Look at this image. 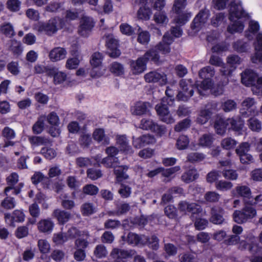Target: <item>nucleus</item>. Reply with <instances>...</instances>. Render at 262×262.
Listing matches in <instances>:
<instances>
[{"mask_svg": "<svg viewBox=\"0 0 262 262\" xmlns=\"http://www.w3.org/2000/svg\"><path fill=\"white\" fill-rule=\"evenodd\" d=\"M213 84L212 79H203L199 84L194 83L193 80L190 79H182L179 82L182 91L178 93L177 97L180 100L187 101L195 93L198 95V97L202 99L206 95L204 91L211 89Z\"/></svg>", "mask_w": 262, "mask_h": 262, "instance_id": "nucleus-1", "label": "nucleus"}, {"mask_svg": "<svg viewBox=\"0 0 262 262\" xmlns=\"http://www.w3.org/2000/svg\"><path fill=\"white\" fill-rule=\"evenodd\" d=\"M64 26V19L59 16H55L46 22H38L34 26V29L39 33H44L47 35L51 36L55 34L58 30L63 28Z\"/></svg>", "mask_w": 262, "mask_h": 262, "instance_id": "nucleus-2", "label": "nucleus"}, {"mask_svg": "<svg viewBox=\"0 0 262 262\" xmlns=\"http://www.w3.org/2000/svg\"><path fill=\"white\" fill-rule=\"evenodd\" d=\"M68 233L72 238H76L74 242V248L86 250L89 245L88 239L90 237L89 231H80L76 227L69 229Z\"/></svg>", "mask_w": 262, "mask_h": 262, "instance_id": "nucleus-3", "label": "nucleus"}, {"mask_svg": "<svg viewBox=\"0 0 262 262\" xmlns=\"http://www.w3.org/2000/svg\"><path fill=\"white\" fill-rule=\"evenodd\" d=\"M256 215V209L251 204H246L241 210H235L233 213V221L237 224L246 223Z\"/></svg>", "mask_w": 262, "mask_h": 262, "instance_id": "nucleus-4", "label": "nucleus"}, {"mask_svg": "<svg viewBox=\"0 0 262 262\" xmlns=\"http://www.w3.org/2000/svg\"><path fill=\"white\" fill-rule=\"evenodd\" d=\"M228 19L230 21H233L234 19L248 18L249 15L245 11L242 6L241 1L236 0L230 1L228 5Z\"/></svg>", "mask_w": 262, "mask_h": 262, "instance_id": "nucleus-5", "label": "nucleus"}, {"mask_svg": "<svg viewBox=\"0 0 262 262\" xmlns=\"http://www.w3.org/2000/svg\"><path fill=\"white\" fill-rule=\"evenodd\" d=\"M140 127L144 130H150L158 137H162L166 132L164 125H158L152 120L147 118H143L141 120Z\"/></svg>", "mask_w": 262, "mask_h": 262, "instance_id": "nucleus-6", "label": "nucleus"}, {"mask_svg": "<svg viewBox=\"0 0 262 262\" xmlns=\"http://www.w3.org/2000/svg\"><path fill=\"white\" fill-rule=\"evenodd\" d=\"M217 107V104L215 102L207 103L204 108L200 109L196 118V123L204 125L211 119L214 111Z\"/></svg>", "mask_w": 262, "mask_h": 262, "instance_id": "nucleus-7", "label": "nucleus"}, {"mask_svg": "<svg viewBox=\"0 0 262 262\" xmlns=\"http://www.w3.org/2000/svg\"><path fill=\"white\" fill-rule=\"evenodd\" d=\"M104 58L103 53L96 52L91 56L90 62L92 67L90 75L93 78H99L103 75V72L100 70Z\"/></svg>", "mask_w": 262, "mask_h": 262, "instance_id": "nucleus-8", "label": "nucleus"}, {"mask_svg": "<svg viewBox=\"0 0 262 262\" xmlns=\"http://www.w3.org/2000/svg\"><path fill=\"white\" fill-rule=\"evenodd\" d=\"M167 100L162 99L161 102L156 105L155 109L161 121L167 124H171L174 122V119L169 113Z\"/></svg>", "mask_w": 262, "mask_h": 262, "instance_id": "nucleus-9", "label": "nucleus"}, {"mask_svg": "<svg viewBox=\"0 0 262 262\" xmlns=\"http://www.w3.org/2000/svg\"><path fill=\"white\" fill-rule=\"evenodd\" d=\"M209 16L210 12L209 10H201L191 23V29L196 32L200 31L207 22Z\"/></svg>", "mask_w": 262, "mask_h": 262, "instance_id": "nucleus-10", "label": "nucleus"}, {"mask_svg": "<svg viewBox=\"0 0 262 262\" xmlns=\"http://www.w3.org/2000/svg\"><path fill=\"white\" fill-rule=\"evenodd\" d=\"M105 46L107 49V53L110 57L116 58L121 55V53L119 49V41L112 35L106 36Z\"/></svg>", "mask_w": 262, "mask_h": 262, "instance_id": "nucleus-11", "label": "nucleus"}, {"mask_svg": "<svg viewBox=\"0 0 262 262\" xmlns=\"http://www.w3.org/2000/svg\"><path fill=\"white\" fill-rule=\"evenodd\" d=\"M144 79L148 83H157L160 85H164L167 83V76L164 73H159L153 71L146 73Z\"/></svg>", "mask_w": 262, "mask_h": 262, "instance_id": "nucleus-12", "label": "nucleus"}, {"mask_svg": "<svg viewBox=\"0 0 262 262\" xmlns=\"http://www.w3.org/2000/svg\"><path fill=\"white\" fill-rule=\"evenodd\" d=\"M227 61L229 67H224L221 70L223 75L231 76L232 72L236 69V66L241 64V58L237 55H231L227 57Z\"/></svg>", "mask_w": 262, "mask_h": 262, "instance_id": "nucleus-13", "label": "nucleus"}, {"mask_svg": "<svg viewBox=\"0 0 262 262\" xmlns=\"http://www.w3.org/2000/svg\"><path fill=\"white\" fill-rule=\"evenodd\" d=\"M254 104V99L252 98H247L243 101V108L240 110V113L243 117L246 118L255 115L256 111Z\"/></svg>", "mask_w": 262, "mask_h": 262, "instance_id": "nucleus-14", "label": "nucleus"}, {"mask_svg": "<svg viewBox=\"0 0 262 262\" xmlns=\"http://www.w3.org/2000/svg\"><path fill=\"white\" fill-rule=\"evenodd\" d=\"M156 140L155 137L150 134H145L138 138H133V145L136 148H141L146 145L153 144Z\"/></svg>", "mask_w": 262, "mask_h": 262, "instance_id": "nucleus-15", "label": "nucleus"}, {"mask_svg": "<svg viewBox=\"0 0 262 262\" xmlns=\"http://www.w3.org/2000/svg\"><path fill=\"white\" fill-rule=\"evenodd\" d=\"M4 217L7 224L10 226L15 227L16 222L22 223L24 221L25 215L23 211L15 210L12 214L8 213H5Z\"/></svg>", "mask_w": 262, "mask_h": 262, "instance_id": "nucleus-16", "label": "nucleus"}, {"mask_svg": "<svg viewBox=\"0 0 262 262\" xmlns=\"http://www.w3.org/2000/svg\"><path fill=\"white\" fill-rule=\"evenodd\" d=\"M224 213L225 211L222 207L219 206L212 207L210 210V222L215 225L222 224L225 221Z\"/></svg>", "mask_w": 262, "mask_h": 262, "instance_id": "nucleus-17", "label": "nucleus"}, {"mask_svg": "<svg viewBox=\"0 0 262 262\" xmlns=\"http://www.w3.org/2000/svg\"><path fill=\"white\" fill-rule=\"evenodd\" d=\"M257 74L251 69H246L241 74V82L246 86H254Z\"/></svg>", "mask_w": 262, "mask_h": 262, "instance_id": "nucleus-18", "label": "nucleus"}, {"mask_svg": "<svg viewBox=\"0 0 262 262\" xmlns=\"http://www.w3.org/2000/svg\"><path fill=\"white\" fill-rule=\"evenodd\" d=\"M129 66L133 73L135 75L144 72L147 69V63L142 56L138 57L137 60H131Z\"/></svg>", "mask_w": 262, "mask_h": 262, "instance_id": "nucleus-19", "label": "nucleus"}, {"mask_svg": "<svg viewBox=\"0 0 262 262\" xmlns=\"http://www.w3.org/2000/svg\"><path fill=\"white\" fill-rule=\"evenodd\" d=\"M256 44H254L255 53L251 57V61L256 63L257 61L262 62V33H259L256 37Z\"/></svg>", "mask_w": 262, "mask_h": 262, "instance_id": "nucleus-20", "label": "nucleus"}, {"mask_svg": "<svg viewBox=\"0 0 262 262\" xmlns=\"http://www.w3.org/2000/svg\"><path fill=\"white\" fill-rule=\"evenodd\" d=\"M95 23L93 18L89 16H83L80 20L79 33L84 35V32H91L94 27Z\"/></svg>", "mask_w": 262, "mask_h": 262, "instance_id": "nucleus-21", "label": "nucleus"}, {"mask_svg": "<svg viewBox=\"0 0 262 262\" xmlns=\"http://www.w3.org/2000/svg\"><path fill=\"white\" fill-rule=\"evenodd\" d=\"M244 121L239 116L228 118V130L239 133L242 131L244 126Z\"/></svg>", "mask_w": 262, "mask_h": 262, "instance_id": "nucleus-22", "label": "nucleus"}, {"mask_svg": "<svg viewBox=\"0 0 262 262\" xmlns=\"http://www.w3.org/2000/svg\"><path fill=\"white\" fill-rule=\"evenodd\" d=\"M228 118L217 117L214 121V127L217 135H224L227 129L228 130Z\"/></svg>", "mask_w": 262, "mask_h": 262, "instance_id": "nucleus-23", "label": "nucleus"}, {"mask_svg": "<svg viewBox=\"0 0 262 262\" xmlns=\"http://www.w3.org/2000/svg\"><path fill=\"white\" fill-rule=\"evenodd\" d=\"M116 143L119 146L120 150L124 154H132L134 151L128 144L127 139L125 135H119L116 137Z\"/></svg>", "mask_w": 262, "mask_h": 262, "instance_id": "nucleus-24", "label": "nucleus"}, {"mask_svg": "<svg viewBox=\"0 0 262 262\" xmlns=\"http://www.w3.org/2000/svg\"><path fill=\"white\" fill-rule=\"evenodd\" d=\"M143 235V234L139 235L135 233L129 232L126 237L125 235L122 236L121 239L123 241L126 242L128 245L142 246Z\"/></svg>", "mask_w": 262, "mask_h": 262, "instance_id": "nucleus-25", "label": "nucleus"}, {"mask_svg": "<svg viewBox=\"0 0 262 262\" xmlns=\"http://www.w3.org/2000/svg\"><path fill=\"white\" fill-rule=\"evenodd\" d=\"M142 56L147 63L150 62L151 64H158L159 63V53L155 48L147 50Z\"/></svg>", "mask_w": 262, "mask_h": 262, "instance_id": "nucleus-26", "label": "nucleus"}, {"mask_svg": "<svg viewBox=\"0 0 262 262\" xmlns=\"http://www.w3.org/2000/svg\"><path fill=\"white\" fill-rule=\"evenodd\" d=\"M52 216L57 219L58 224L60 225H64L71 217L70 212L59 209H55L52 213Z\"/></svg>", "mask_w": 262, "mask_h": 262, "instance_id": "nucleus-27", "label": "nucleus"}, {"mask_svg": "<svg viewBox=\"0 0 262 262\" xmlns=\"http://www.w3.org/2000/svg\"><path fill=\"white\" fill-rule=\"evenodd\" d=\"M54 224L50 218L42 219L37 223V228L39 231L43 233H50L54 228Z\"/></svg>", "mask_w": 262, "mask_h": 262, "instance_id": "nucleus-28", "label": "nucleus"}, {"mask_svg": "<svg viewBox=\"0 0 262 262\" xmlns=\"http://www.w3.org/2000/svg\"><path fill=\"white\" fill-rule=\"evenodd\" d=\"M142 246H147L153 250L157 251L159 248V239L155 235H152L151 237L143 235Z\"/></svg>", "mask_w": 262, "mask_h": 262, "instance_id": "nucleus-29", "label": "nucleus"}, {"mask_svg": "<svg viewBox=\"0 0 262 262\" xmlns=\"http://www.w3.org/2000/svg\"><path fill=\"white\" fill-rule=\"evenodd\" d=\"M67 54V51L64 48L56 47L50 51L49 57L51 61L55 62L65 58Z\"/></svg>", "mask_w": 262, "mask_h": 262, "instance_id": "nucleus-30", "label": "nucleus"}, {"mask_svg": "<svg viewBox=\"0 0 262 262\" xmlns=\"http://www.w3.org/2000/svg\"><path fill=\"white\" fill-rule=\"evenodd\" d=\"M128 168L126 165H121L114 168V174L116 177V181L118 183H121L128 179L129 176L126 173Z\"/></svg>", "mask_w": 262, "mask_h": 262, "instance_id": "nucleus-31", "label": "nucleus"}, {"mask_svg": "<svg viewBox=\"0 0 262 262\" xmlns=\"http://www.w3.org/2000/svg\"><path fill=\"white\" fill-rule=\"evenodd\" d=\"M150 103L147 102L138 101L136 102L135 106L131 109L133 115H142L145 114L148 111V107Z\"/></svg>", "mask_w": 262, "mask_h": 262, "instance_id": "nucleus-32", "label": "nucleus"}, {"mask_svg": "<svg viewBox=\"0 0 262 262\" xmlns=\"http://www.w3.org/2000/svg\"><path fill=\"white\" fill-rule=\"evenodd\" d=\"M249 47V42L243 39H238L232 43L233 49L239 54L247 53Z\"/></svg>", "mask_w": 262, "mask_h": 262, "instance_id": "nucleus-33", "label": "nucleus"}, {"mask_svg": "<svg viewBox=\"0 0 262 262\" xmlns=\"http://www.w3.org/2000/svg\"><path fill=\"white\" fill-rule=\"evenodd\" d=\"M176 14V16L174 18V21L177 25L180 26L185 25L192 16L191 12L188 11H182Z\"/></svg>", "mask_w": 262, "mask_h": 262, "instance_id": "nucleus-34", "label": "nucleus"}, {"mask_svg": "<svg viewBox=\"0 0 262 262\" xmlns=\"http://www.w3.org/2000/svg\"><path fill=\"white\" fill-rule=\"evenodd\" d=\"M93 138L98 143L103 142L104 144L109 143V139L105 134V130L102 128H96L93 132Z\"/></svg>", "mask_w": 262, "mask_h": 262, "instance_id": "nucleus-35", "label": "nucleus"}, {"mask_svg": "<svg viewBox=\"0 0 262 262\" xmlns=\"http://www.w3.org/2000/svg\"><path fill=\"white\" fill-rule=\"evenodd\" d=\"M199 177L197 171L194 168H191L184 172L181 176V180L185 183H190Z\"/></svg>", "mask_w": 262, "mask_h": 262, "instance_id": "nucleus-36", "label": "nucleus"}, {"mask_svg": "<svg viewBox=\"0 0 262 262\" xmlns=\"http://www.w3.org/2000/svg\"><path fill=\"white\" fill-rule=\"evenodd\" d=\"M233 23L228 26L227 30L228 32L231 34H234L235 33H242L244 29L245 25L244 22L234 19L232 21Z\"/></svg>", "mask_w": 262, "mask_h": 262, "instance_id": "nucleus-37", "label": "nucleus"}, {"mask_svg": "<svg viewBox=\"0 0 262 262\" xmlns=\"http://www.w3.org/2000/svg\"><path fill=\"white\" fill-rule=\"evenodd\" d=\"M53 75L49 77H53V83L55 85H58L62 83L67 78V75L63 72L58 71V69L55 67H52Z\"/></svg>", "mask_w": 262, "mask_h": 262, "instance_id": "nucleus-38", "label": "nucleus"}, {"mask_svg": "<svg viewBox=\"0 0 262 262\" xmlns=\"http://www.w3.org/2000/svg\"><path fill=\"white\" fill-rule=\"evenodd\" d=\"M130 209V206L128 203H121L116 204L115 210L113 212L110 213V214L113 215L120 216L126 214Z\"/></svg>", "mask_w": 262, "mask_h": 262, "instance_id": "nucleus-39", "label": "nucleus"}, {"mask_svg": "<svg viewBox=\"0 0 262 262\" xmlns=\"http://www.w3.org/2000/svg\"><path fill=\"white\" fill-rule=\"evenodd\" d=\"M0 32L9 38H12L15 35L14 28L10 23L3 24L0 26Z\"/></svg>", "mask_w": 262, "mask_h": 262, "instance_id": "nucleus-40", "label": "nucleus"}, {"mask_svg": "<svg viewBox=\"0 0 262 262\" xmlns=\"http://www.w3.org/2000/svg\"><path fill=\"white\" fill-rule=\"evenodd\" d=\"M215 74L214 69L210 66H207L201 69L199 72V76L202 79H212Z\"/></svg>", "mask_w": 262, "mask_h": 262, "instance_id": "nucleus-41", "label": "nucleus"}, {"mask_svg": "<svg viewBox=\"0 0 262 262\" xmlns=\"http://www.w3.org/2000/svg\"><path fill=\"white\" fill-rule=\"evenodd\" d=\"M29 141L32 145H47L51 142L48 138L42 136H31L29 138Z\"/></svg>", "mask_w": 262, "mask_h": 262, "instance_id": "nucleus-42", "label": "nucleus"}, {"mask_svg": "<svg viewBox=\"0 0 262 262\" xmlns=\"http://www.w3.org/2000/svg\"><path fill=\"white\" fill-rule=\"evenodd\" d=\"M52 67L42 64H37L34 67V73L38 74H45L47 77L53 75Z\"/></svg>", "mask_w": 262, "mask_h": 262, "instance_id": "nucleus-43", "label": "nucleus"}, {"mask_svg": "<svg viewBox=\"0 0 262 262\" xmlns=\"http://www.w3.org/2000/svg\"><path fill=\"white\" fill-rule=\"evenodd\" d=\"M213 138L212 135L209 134H203L199 140L200 146L205 147H210L213 142Z\"/></svg>", "mask_w": 262, "mask_h": 262, "instance_id": "nucleus-44", "label": "nucleus"}, {"mask_svg": "<svg viewBox=\"0 0 262 262\" xmlns=\"http://www.w3.org/2000/svg\"><path fill=\"white\" fill-rule=\"evenodd\" d=\"M189 206L187 212L191 213L192 217L196 218L198 216L202 215L203 208L200 205L191 203Z\"/></svg>", "mask_w": 262, "mask_h": 262, "instance_id": "nucleus-45", "label": "nucleus"}, {"mask_svg": "<svg viewBox=\"0 0 262 262\" xmlns=\"http://www.w3.org/2000/svg\"><path fill=\"white\" fill-rule=\"evenodd\" d=\"M163 250L165 252V257L174 256L178 252V248L176 246L171 243L164 244Z\"/></svg>", "mask_w": 262, "mask_h": 262, "instance_id": "nucleus-46", "label": "nucleus"}, {"mask_svg": "<svg viewBox=\"0 0 262 262\" xmlns=\"http://www.w3.org/2000/svg\"><path fill=\"white\" fill-rule=\"evenodd\" d=\"M10 49L14 55H20L23 51L21 43L16 39L11 40Z\"/></svg>", "mask_w": 262, "mask_h": 262, "instance_id": "nucleus-47", "label": "nucleus"}, {"mask_svg": "<svg viewBox=\"0 0 262 262\" xmlns=\"http://www.w3.org/2000/svg\"><path fill=\"white\" fill-rule=\"evenodd\" d=\"M99 191V188L92 184H86L82 188V192L86 195H96Z\"/></svg>", "mask_w": 262, "mask_h": 262, "instance_id": "nucleus-48", "label": "nucleus"}, {"mask_svg": "<svg viewBox=\"0 0 262 262\" xmlns=\"http://www.w3.org/2000/svg\"><path fill=\"white\" fill-rule=\"evenodd\" d=\"M154 20L158 25H166L168 22V18L165 13L160 11L155 13Z\"/></svg>", "mask_w": 262, "mask_h": 262, "instance_id": "nucleus-49", "label": "nucleus"}, {"mask_svg": "<svg viewBox=\"0 0 262 262\" xmlns=\"http://www.w3.org/2000/svg\"><path fill=\"white\" fill-rule=\"evenodd\" d=\"M189 144V139L186 135H181L179 137L176 143L178 149L183 150L187 148Z\"/></svg>", "mask_w": 262, "mask_h": 262, "instance_id": "nucleus-50", "label": "nucleus"}, {"mask_svg": "<svg viewBox=\"0 0 262 262\" xmlns=\"http://www.w3.org/2000/svg\"><path fill=\"white\" fill-rule=\"evenodd\" d=\"M111 73H113L116 76H121L124 74V67L122 64L118 62H113L111 64L110 68Z\"/></svg>", "mask_w": 262, "mask_h": 262, "instance_id": "nucleus-51", "label": "nucleus"}, {"mask_svg": "<svg viewBox=\"0 0 262 262\" xmlns=\"http://www.w3.org/2000/svg\"><path fill=\"white\" fill-rule=\"evenodd\" d=\"M233 187L231 182L225 180H219L215 183V188L220 191H226L229 190Z\"/></svg>", "mask_w": 262, "mask_h": 262, "instance_id": "nucleus-52", "label": "nucleus"}, {"mask_svg": "<svg viewBox=\"0 0 262 262\" xmlns=\"http://www.w3.org/2000/svg\"><path fill=\"white\" fill-rule=\"evenodd\" d=\"M248 125L249 128L252 131L259 132L261 130V122L256 118H250L248 121Z\"/></svg>", "mask_w": 262, "mask_h": 262, "instance_id": "nucleus-53", "label": "nucleus"}, {"mask_svg": "<svg viewBox=\"0 0 262 262\" xmlns=\"http://www.w3.org/2000/svg\"><path fill=\"white\" fill-rule=\"evenodd\" d=\"M151 14V9L148 8L140 7L137 12L138 17L140 19L144 20L149 19Z\"/></svg>", "mask_w": 262, "mask_h": 262, "instance_id": "nucleus-54", "label": "nucleus"}, {"mask_svg": "<svg viewBox=\"0 0 262 262\" xmlns=\"http://www.w3.org/2000/svg\"><path fill=\"white\" fill-rule=\"evenodd\" d=\"M237 193L244 198L250 199L251 195L250 188L246 185L238 186L236 187Z\"/></svg>", "mask_w": 262, "mask_h": 262, "instance_id": "nucleus-55", "label": "nucleus"}, {"mask_svg": "<svg viewBox=\"0 0 262 262\" xmlns=\"http://www.w3.org/2000/svg\"><path fill=\"white\" fill-rule=\"evenodd\" d=\"M118 161V158H114L107 156L102 160L101 163L107 168H113L117 165Z\"/></svg>", "mask_w": 262, "mask_h": 262, "instance_id": "nucleus-56", "label": "nucleus"}, {"mask_svg": "<svg viewBox=\"0 0 262 262\" xmlns=\"http://www.w3.org/2000/svg\"><path fill=\"white\" fill-rule=\"evenodd\" d=\"M190 119L189 118H185L175 125L174 130L177 132L185 130L190 127Z\"/></svg>", "mask_w": 262, "mask_h": 262, "instance_id": "nucleus-57", "label": "nucleus"}, {"mask_svg": "<svg viewBox=\"0 0 262 262\" xmlns=\"http://www.w3.org/2000/svg\"><path fill=\"white\" fill-rule=\"evenodd\" d=\"M79 17V12L77 9H68L65 12L64 18H63L64 21H73L76 20Z\"/></svg>", "mask_w": 262, "mask_h": 262, "instance_id": "nucleus-58", "label": "nucleus"}, {"mask_svg": "<svg viewBox=\"0 0 262 262\" xmlns=\"http://www.w3.org/2000/svg\"><path fill=\"white\" fill-rule=\"evenodd\" d=\"M165 214L170 219L177 218L178 211L177 208L172 205H169L164 208Z\"/></svg>", "mask_w": 262, "mask_h": 262, "instance_id": "nucleus-59", "label": "nucleus"}, {"mask_svg": "<svg viewBox=\"0 0 262 262\" xmlns=\"http://www.w3.org/2000/svg\"><path fill=\"white\" fill-rule=\"evenodd\" d=\"M37 246L40 252L42 254H47L50 252V245L46 239H39Z\"/></svg>", "mask_w": 262, "mask_h": 262, "instance_id": "nucleus-60", "label": "nucleus"}, {"mask_svg": "<svg viewBox=\"0 0 262 262\" xmlns=\"http://www.w3.org/2000/svg\"><path fill=\"white\" fill-rule=\"evenodd\" d=\"M63 5V2H51L47 5L46 10L50 12H57L63 9L62 7Z\"/></svg>", "mask_w": 262, "mask_h": 262, "instance_id": "nucleus-61", "label": "nucleus"}, {"mask_svg": "<svg viewBox=\"0 0 262 262\" xmlns=\"http://www.w3.org/2000/svg\"><path fill=\"white\" fill-rule=\"evenodd\" d=\"M222 173L223 177L227 180H235L238 178V173L234 169L224 168Z\"/></svg>", "mask_w": 262, "mask_h": 262, "instance_id": "nucleus-62", "label": "nucleus"}, {"mask_svg": "<svg viewBox=\"0 0 262 262\" xmlns=\"http://www.w3.org/2000/svg\"><path fill=\"white\" fill-rule=\"evenodd\" d=\"M81 211L83 216H89L95 212V208L92 203H85L81 206Z\"/></svg>", "mask_w": 262, "mask_h": 262, "instance_id": "nucleus-63", "label": "nucleus"}, {"mask_svg": "<svg viewBox=\"0 0 262 262\" xmlns=\"http://www.w3.org/2000/svg\"><path fill=\"white\" fill-rule=\"evenodd\" d=\"M88 177L92 180H96L102 176L100 169H96L94 168H89L86 170Z\"/></svg>", "mask_w": 262, "mask_h": 262, "instance_id": "nucleus-64", "label": "nucleus"}]
</instances>
